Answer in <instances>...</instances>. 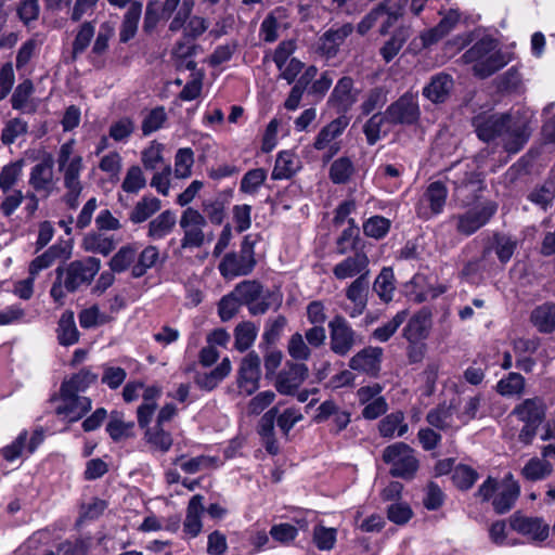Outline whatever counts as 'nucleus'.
Masks as SVG:
<instances>
[{"instance_id": "obj_62", "label": "nucleus", "mask_w": 555, "mask_h": 555, "mask_svg": "<svg viewBox=\"0 0 555 555\" xmlns=\"http://www.w3.org/2000/svg\"><path fill=\"white\" fill-rule=\"evenodd\" d=\"M94 25L91 22H85L80 25L79 30L73 42V59L86 51L89 47L91 39L94 36Z\"/></svg>"}, {"instance_id": "obj_32", "label": "nucleus", "mask_w": 555, "mask_h": 555, "mask_svg": "<svg viewBox=\"0 0 555 555\" xmlns=\"http://www.w3.org/2000/svg\"><path fill=\"white\" fill-rule=\"evenodd\" d=\"M34 91L35 87L30 79H25L23 82L17 85L11 98L12 108L22 113H35L37 106L31 101Z\"/></svg>"}, {"instance_id": "obj_33", "label": "nucleus", "mask_w": 555, "mask_h": 555, "mask_svg": "<svg viewBox=\"0 0 555 555\" xmlns=\"http://www.w3.org/2000/svg\"><path fill=\"white\" fill-rule=\"evenodd\" d=\"M409 0H384L382 2L383 14H380V35H387L395 23L403 15Z\"/></svg>"}, {"instance_id": "obj_51", "label": "nucleus", "mask_w": 555, "mask_h": 555, "mask_svg": "<svg viewBox=\"0 0 555 555\" xmlns=\"http://www.w3.org/2000/svg\"><path fill=\"white\" fill-rule=\"evenodd\" d=\"M257 333V326L250 321L237 324L234 330L235 348L241 352L247 350L254 344Z\"/></svg>"}, {"instance_id": "obj_3", "label": "nucleus", "mask_w": 555, "mask_h": 555, "mask_svg": "<svg viewBox=\"0 0 555 555\" xmlns=\"http://www.w3.org/2000/svg\"><path fill=\"white\" fill-rule=\"evenodd\" d=\"M194 8V0H149L143 18V31L152 34L162 21H170L169 31L184 27Z\"/></svg>"}, {"instance_id": "obj_34", "label": "nucleus", "mask_w": 555, "mask_h": 555, "mask_svg": "<svg viewBox=\"0 0 555 555\" xmlns=\"http://www.w3.org/2000/svg\"><path fill=\"white\" fill-rule=\"evenodd\" d=\"M372 288L383 302H390L393 299L396 291V279L392 268H382L373 282Z\"/></svg>"}, {"instance_id": "obj_31", "label": "nucleus", "mask_w": 555, "mask_h": 555, "mask_svg": "<svg viewBox=\"0 0 555 555\" xmlns=\"http://www.w3.org/2000/svg\"><path fill=\"white\" fill-rule=\"evenodd\" d=\"M460 15L456 11H449L435 27L423 33L421 39L424 47L435 44L446 37L459 23Z\"/></svg>"}, {"instance_id": "obj_50", "label": "nucleus", "mask_w": 555, "mask_h": 555, "mask_svg": "<svg viewBox=\"0 0 555 555\" xmlns=\"http://www.w3.org/2000/svg\"><path fill=\"white\" fill-rule=\"evenodd\" d=\"M429 328V318L426 313H417L412 317L404 327V337L409 343L426 338Z\"/></svg>"}, {"instance_id": "obj_45", "label": "nucleus", "mask_w": 555, "mask_h": 555, "mask_svg": "<svg viewBox=\"0 0 555 555\" xmlns=\"http://www.w3.org/2000/svg\"><path fill=\"white\" fill-rule=\"evenodd\" d=\"M96 379V373H93L90 369H82L69 379L64 380L60 389L64 392L78 395L79 392H83L91 384L95 383Z\"/></svg>"}, {"instance_id": "obj_40", "label": "nucleus", "mask_w": 555, "mask_h": 555, "mask_svg": "<svg viewBox=\"0 0 555 555\" xmlns=\"http://www.w3.org/2000/svg\"><path fill=\"white\" fill-rule=\"evenodd\" d=\"M411 36L409 27L400 26L395 30L389 40L380 48L379 53L386 63L391 62L400 52Z\"/></svg>"}, {"instance_id": "obj_61", "label": "nucleus", "mask_w": 555, "mask_h": 555, "mask_svg": "<svg viewBox=\"0 0 555 555\" xmlns=\"http://www.w3.org/2000/svg\"><path fill=\"white\" fill-rule=\"evenodd\" d=\"M353 173V165L347 157H340L331 165L330 178L335 184L348 182Z\"/></svg>"}, {"instance_id": "obj_5", "label": "nucleus", "mask_w": 555, "mask_h": 555, "mask_svg": "<svg viewBox=\"0 0 555 555\" xmlns=\"http://www.w3.org/2000/svg\"><path fill=\"white\" fill-rule=\"evenodd\" d=\"M496 40L490 37H483L474 43L464 54L465 63H473V74L485 79L503 68L508 62L509 56L498 50Z\"/></svg>"}, {"instance_id": "obj_49", "label": "nucleus", "mask_w": 555, "mask_h": 555, "mask_svg": "<svg viewBox=\"0 0 555 555\" xmlns=\"http://www.w3.org/2000/svg\"><path fill=\"white\" fill-rule=\"evenodd\" d=\"M526 379L519 373H508L496 384V391L504 397H521L525 392Z\"/></svg>"}, {"instance_id": "obj_11", "label": "nucleus", "mask_w": 555, "mask_h": 555, "mask_svg": "<svg viewBox=\"0 0 555 555\" xmlns=\"http://www.w3.org/2000/svg\"><path fill=\"white\" fill-rule=\"evenodd\" d=\"M498 211V204L493 201H486L481 205L468 209L463 214L451 216L450 220L455 223L457 233L470 236L485 227Z\"/></svg>"}, {"instance_id": "obj_26", "label": "nucleus", "mask_w": 555, "mask_h": 555, "mask_svg": "<svg viewBox=\"0 0 555 555\" xmlns=\"http://www.w3.org/2000/svg\"><path fill=\"white\" fill-rule=\"evenodd\" d=\"M70 257L72 246L69 244H54L29 263L28 272L36 278L40 271L50 268L57 260L65 261Z\"/></svg>"}, {"instance_id": "obj_48", "label": "nucleus", "mask_w": 555, "mask_h": 555, "mask_svg": "<svg viewBox=\"0 0 555 555\" xmlns=\"http://www.w3.org/2000/svg\"><path fill=\"white\" fill-rule=\"evenodd\" d=\"M298 169L296 157L288 151L279 153L271 178L273 180H283L292 178Z\"/></svg>"}, {"instance_id": "obj_44", "label": "nucleus", "mask_w": 555, "mask_h": 555, "mask_svg": "<svg viewBox=\"0 0 555 555\" xmlns=\"http://www.w3.org/2000/svg\"><path fill=\"white\" fill-rule=\"evenodd\" d=\"M144 437L150 448L160 453L168 452L173 442L171 434L166 431L159 424L146 428Z\"/></svg>"}, {"instance_id": "obj_19", "label": "nucleus", "mask_w": 555, "mask_h": 555, "mask_svg": "<svg viewBox=\"0 0 555 555\" xmlns=\"http://www.w3.org/2000/svg\"><path fill=\"white\" fill-rule=\"evenodd\" d=\"M60 400L61 402L56 406L55 413L68 422L80 420L91 410V400L88 397L64 392L60 389Z\"/></svg>"}, {"instance_id": "obj_13", "label": "nucleus", "mask_w": 555, "mask_h": 555, "mask_svg": "<svg viewBox=\"0 0 555 555\" xmlns=\"http://www.w3.org/2000/svg\"><path fill=\"white\" fill-rule=\"evenodd\" d=\"M448 196L446 185L440 181L431 182L421 197L416 210L421 218L429 219L442 212Z\"/></svg>"}, {"instance_id": "obj_54", "label": "nucleus", "mask_w": 555, "mask_h": 555, "mask_svg": "<svg viewBox=\"0 0 555 555\" xmlns=\"http://www.w3.org/2000/svg\"><path fill=\"white\" fill-rule=\"evenodd\" d=\"M386 124H388V117L386 113L374 114L364 124L363 132L370 145H374L382 138V133H387V130H384V126Z\"/></svg>"}, {"instance_id": "obj_22", "label": "nucleus", "mask_w": 555, "mask_h": 555, "mask_svg": "<svg viewBox=\"0 0 555 555\" xmlns=\"http://www.w3.org/2000/svg\"><path fill=\"white\" fill-rule=\"evenodd\" d=\"M53 159L51 156L44 157L40 163L36 164L29 173V185L35 192L49 197L54 188Z\"/></svg>"}, {"instance_id": "obj_63", "label": "nucleus", "mask_w": 555, "mask_h": 555, "mask_svg": "<svg viewBox=\"0 0 555 555\" xmlns=\"http://www.w3.org/2000/svg\"><path fill=\"white\" fill-rule=\"evenodd\" d=\"M494 250L502 263H506L511 260L516 247L517 242L513 240L511 236H507L502 233H494Z\"/></svg>"}, {"instance_id": "obj_42", "label": "nucleus", "mask_w": 555, "mask_h": 555, "mask_svg": "<svg viewBox=\"0 0 555 555\" xmlns=\"http://www.w3.org/2000/svg\"><path fill=\"white\" fill-rule=\"evenodd\" d=\"M455 408L456 405L452 401L449 404L440 403L427 413L426 421L433 427L441 430L452 428Z\"/></svg>"}, {"instance_id": "obj_28", "label": "nucleus", "mask_w": 555, "mask_h": 555, "mask_svg": "<svg viewBox=\"0 0 555 555\" xmlns=\"http://www.w3.org/2000/svg\"><path fill=\"white\" fill-rule=\"evenodd\" d=\"M278 413V406L271 408L261 416L257 426V433L261 438V442L266 451L271 455H275L280 451L274 434V423L276 421L275 418Z\"/></svg>"}, {"instance_id": "obj_21", "label": "nucleus", "mask_w": 555, "mask_h": 555, "mask_svg": "<svg viewBox=\"0 0 555 555\" xmlns=\"http://www.w3.org/2000/svg\"><path fill=\"white\" fill-rule=\"evenodd\" d=\"M370 259L366 253L356 250L353 255L346 257L333 268V274L337 280H346L354 276H370Z\"/></svg>"}, {"instance_id": "obj_52", "label": "nucleus", "mask_w": 555, "mask_h": 555, "mask_svg": "<svg viewBox=\"0 0 555 555\" xmlns=\"http://www.w3.org/2000/svg\"><path fill=\"white\" fill-rule=\"evenodd\" d=\"M406 317L408 312L405 310L399 311L391 320L375 328L371 334V338L379 343L388 341L403 324Z\"/></svg>"}, {"instance_id": "obj_46", "label": "nucleus", "mask_w": 555, "mask_h": 555, "mask_svg": "<svg viewBox=\"0 0 555 555\" xmlns=\"http://www.w3.org/2000/svg\"><path fill=\"white\" fill-rule=\"evenodd\" d=\"M134 423L125 422L122 414L118 411L111 413L109 421L106 425V431L114 441H120L133 437Z\"/></svg>"}, {"instance_id": "obj_23", "label": "nucleus", "mask_w": 555, "mask_h": 555, "mask_svg": "<svg viewBox=\"0 0 555 555\" xmlns=\"http://www.w3.org/2000/svg\"><path fill=\"white\" fill-rule=\"evenodd\" d=\"M348 125L349 118L347 116L341 115L335 118L319 131L313 142V147L318 151L328 149V157L334 156L339 151V145L333 142L343 134Z\"/></svg>"}, {"instance_id": "obj_39", "label": "nucleus", "mask_w": 555, "mask_h": 555, "mask_svg": "<svg viewBox=\"0 0 555 555\" xmlns=\"http://www.w3.org/2000/svg\"><path fill=\"white\" fill-rule=\"evenodd\" d=\"M554 472V466L543 457L533 456L521 468V476L529 481L546 479Z\"/></svg>"}, {"instance_id": "obj_7", "label": "nucleus", "mask_w": 555, "mask_h": 555, "mask_svg": "<svg viewBox=\"0 0 555 555\" xmlns=\"http://www.w3.org/2000/svg\"><path fill=\"white\" fill-rule=\"evenodd\" d=\"M546 411L545 400L539 396L524 399L514 406L511 415L524 424L517 436L521 444L530 446L533 442L539 427L546 418Z\"/></svg>"}, {"instance_id": "obj_38", "label": "nucleus", "mask_w": 555, "mask_h": 555, "mask_svg": "<svg viewBox=\"0 0 555 555\" xmlns=\"http://www.w3.org/2000/svg\"><path fill=\"white\" fill-rule=\"evenodd\" d=\"M162 208V202L159 198L154 196H143L132 210L129 212V220L133 224H139L149 220L153 215L159 211Z\"/></svg>"}, {"instance_id": "obj_24", "label": "nucleus", "mask_w": 555, "mask_h": 555, "mask_svg": "<svg viewBox=\"0 0 555 555\" xmlns=\"http://www.w3.org/2000/svg\"><path fill=\"white\" fill-rule=\"evenodd\" d=\"M353 26L350 23L333 25L319 39L318 50L327 59L337 55L340 46L352 34Z\"/></svg>"}, {"instance_id": "obj_12", "label": "nucleus", "mask_w": 555, "mask_h": 555, "mask_svg": "<svg viewBox=\"0 0 555 555\" xmlns=\"http://www.w3.org/2000/svg\"><path fill=\"white\" fill-rule=\"evenodd\" d=\"M330 348L339 356H347L353 347L360 341L359 335L351 327L347 319L340 314L335 315L328 322Z\"/></svg>"}, {"instance_id": "obj_1", "label": "nucleus", "mask_w": 555, "mask_h": 555, "mask_svg": "<svg viewBox=\"0 0 555 555\" xmlns=\"http://www.w3.org/2000/svg\"><path fill=\"white\" fill-rule=\"evenodd\" d=\"M532 118L533 113L529 109L507 113L486 109L472 117V126L482 142L489 143L502 137L504 150L516 154L526 145L532 133Z\"/></svg>"}, {"instance_id": "obj_25", "label": "nucleus", "mask_w": 555, "mask_h": 555, "mask_svg": "<svg viewBox=\"0 0 555 555\" xmlns=\"http://www.w3.org/2000/svg\"><path fill=\"white\" fill-rule=\"evenodd\" d=\"M383 352L380 347H365L349 360V367L377 377L380 372Z\"/></svg>"}, {"instance_id": "obj_57", "label": "nucleus", "mask_w": 555, "mask_h": 555, "mask_svg": "<svg viewBox=\"0 0 555 555\" xmlns=\"http://www.w3.org/2000/svg\"><path fill=\"white\" fill-rule=\"evenodd\" d=\"M478 473L468 465H457L452 470V481L460 490H468L477 481Z\"/></svg>"}, {"instance_id": "obj_16", "label": "nucleus", "mask_w": 555, "mask_h": 555, "mask_svg": "<svg viewBox=\"0 0 555 555\" xmlns=\"http://www.w3.org/2000/svg\"><path fill=\"white\" fill-rule=\"evenodd\" d=\"M511 528L529 537L533 541H545L550 534V526L541 517H528L519 512L514 513L509 518Z\"/></svg>"}, {"instance_id": "obj_64", "label": "nucleus", "mask_w": 555, "mask_h": 555, "mask_svg": "<svg viewBox=\"0 0 555 555\" xmlns=\"http://www.w3.org/2000/svg\"><path fill=\"white\" fill-rule=\"evenodd\" d=\"M135 259V249L131 246H122L109 260L113 272L120 273L127 270Z\"/></svg>"}, {"instance_id": "obj_41", "label": "nucleus", "mask_w": 555, "mask_h": 555, "mask_svg": "<svg viewBox=\"0 0 555 555\" xmlns=\"http://www.w3.org/2000/svg\"><path fill=\"white\" fill-rule=\"evenodd\" d=\"M81 247L86 251L107 256L115 249L116 242L113 236L92 232L83 237Z\"/></svg>"}, {"instance_id": "obj_58", "label": "nucleus", "mask_w": 555, "mask_h": 555, "mask_svg": "<svg viewBox=\"0 0 555 555\" xmlns=\"http://www.w3.org/2000/svg\"><path fill=\"white\" fill-rule=\"evenodd\" d=\"M28 131V124L22 118L15 117L5 122L1 132V141L4 145L13 144L17 138L26 134Z\"/></svg>"}, {"instance_id": "obj_14", "label": "nucleus", "mask_w": 555, "mask_h": 555, "mask_svg": "<svg viewBox=\"0 0 555 555\" xmlns=\"http://www.w3.org/2000/svg\"><path fill=\"white\" fill-rule=\"evenodd\" d=\"M388 125H413L420 118V107L411 93H404L385 111Z\"/></svg>"}, {"instance_id": "obj_29", "label": "nucleus", "mask_w": 555, "mask_h": 555, "mask_svg": "<svg viewBox=\"0 0 555 555\" xmlns=\"http://www.w3.org/2000/svg\"><path fill=\"white\" fill-rule=\"evenodd\" d=\"M519 494V483L514 479V476L511 473L507 474L503 480L502 491L492 501L494 511L498 514L508 512L515 504Z\"/></svg>"}, {"instance_id": "obj_9", "label": "nucleus", "mask_w": 555, "mask_h": 555, "mask_svg": "<svg viewBox=\"0 0 555 555\" xmlns=\"http://www.w3.org/2000/svg\"><path fill=\"white\" fill-rule=\"evenodd\" d=\"M179 223L183 230L181 238V248L183 249L199 248L205 242L214 240L212 232H204V228L207 225L205 216L193 207L183 210Z\"/></svg>"}, {"instance_id": "obj_2", "label": "nucleus", "mask_w": 555, "mask_h": 555, "mask_svg": "<svg viewBox=\"0 0 555 555\" xmlns=\"http://www.w3.org/2000/svg\"><path fill=\"white\" fill-rule=\"evenodd\" d=\"M101 269V260L95 257L70 261L54 270L55 280L50 289L54 302L64 305L68 293H75L83 286H89Z\"/></svg>"}, {"instance_id": "obj_17", "label": "nucleus", "mask_w": 555, "mask_h": 555, "mask_svg": "<svg viewBox=\"0 0 555 555\" xmlns=\"http://www.w3.org/2000/svg\"><path fill=\"white\" fill-rule=\"evenodd\" d=\"M260 374V358L251 351L243 358L238 370L237 385L241 391L246 396L253 395L259 388Z\"/></svg>"}, {"instance_id": "obj_37", "label": "nucleus", "mask_w": 555, "mask_h": 555, "mask_svg": "<svg viewBox=\"0 0 555 555\" xmlns=\"http://www.w3.org/2000/svg\"><path fill=\"white\" fill-rule=\"evenodd\" d=\"M142 2L133 1L124 15L119 30V40L122 43L131 40L138 30L139 21L142 14Z\"/></svg>"}, {"instance_id": "obj_18", "label": "nucleus", "mask_w": 555, "mask_h": 555, "mask_svg": "<svg viewBox=\"0 0 555 555\" xmlns=\"http://www.w3.org/2000/svg\"><path fill=\"white\" fill-rule=\"evenodd\" d=\"M353 79L349 76L341 77L335 85L327 104L337 113L345 115L358 101V90L353 87Z\"/></svg>"}, {"instance_id": "obj_4", "label": "nucleus", "mask_w": 555, "mask_h": 555, "mask_svg": "<svg viewBox=\"0 0 555 555\" xmlns=\"http://www.w3.org/2000/svg\"><path fill=\"white\" fill-rule=\"evenodd\" d=\"M447 181L453 185V197L463 207L475 204L486 189L481 172L466 163H455L447 169Z\"/></svg>"}, {"instance_id": "obj_6", "label": "nucleus", "mask_w": 555, "mask_h": 555, "mask_svg": "<svg viewBox=\"0 0 555 555\" xmlns=\"http://www.w3.org/2000/svg\"><path fill=\"white\" fill-rule=\"evenodd\" d=\"M233 292L251 315L266 314L270 309L276 311L283 304V294L279 288L264 289L256 280L240 282Z\"/></svg>"}, {"instance_id": "obj_55", "label": "nucleus", "mask_w": 555, "mask_h": 555, "mask_svg": "<svg viewBox=\"0 0 555 555\" xmlns=\"http://www.w3.org/2000/svg\"><path fill=\"white\" fill-rule=\"evenodd\" d=\"M391 227V221L383 216H372L363 222V233L375 240L384 238Z\"/></svg>"}, {"instance_id": "obj_53", "label": "nucleus", "mask_w": 555, "mask_h": 555, "mask_svg": "<svg viewBox=\"0 0 555 555\" xmlns=\"http://www.w3.org/2000/svg\"><path fill=\"white\" fill-rule=\"evenodd\" d=\"M159 260V250L154 245L146 246L138 257L137 263L132 267V276L141 278L149 269L154 267Z\"/></svg>"}, {"instance_id": "obj_59", "label": "nucleus", "mask_w": 555, "mask_h": 555, "mask_svg": "<svg viewBox=\"0 0 555 555\" xmlns=\"http://www.w3.org/2000/svg\"><path fill=\"white\" fill-rule=\"evenodd\" d=\"M23 160L4 166L0 171V190L8 193L17 183L22 176Z\"/></svg>"}, {"instance_id": "obj_35", "label": "nucleus", "mask_w": 555, "mask_h": 555, "mask_svg": "<svg viewBox=\"0 0 555 555\" xmlns=\"http://www.w3.org/2000/svg\"><path fill=\"white\" fill-rule=\"evenodd\" d=\"M346 228L336 240V254L346 255L349 250H362L359 248L361 242L360 228L353 218H349Z\"/></svg>"}, {"instance_id": "obj_20", "label": "nucleus", "mask_w": 555, "mask_h": 555, "mask_svg": "<svg viewBox=\"0 0 555 555\" xmlns=\"http://www.w3.org/2000/svg\"><path fill=\"white\" fill-rule=\"evenodd\" d=\"M370 292V276H358L346 288L347 299L352 304L351 307H345V312L352 319L361 315L367 306V296Z\"/></svg>"}, {"instance_id": "obj_56", "label": "nucleus", "mask_w": 555, "mask_h": 555, "mask_svg": "<svg viewBox=\"0 0 555 555\" xmlns=\"http://www.w3.org/2000/svg\"><path fill=\"white\" fill-rule=\"evenodd\" d=\"M481 395H475L464 398L460 402L456 416L461 424L466 425L478 416V412L481 406Z\"/></svg>"}, {"instance_id": "obj_8", "label": "nucleus", "mask_w": 555, "mask_h": 555, "mask_svg": "<svg viewBox=\"0 0 555 555\" xmlns=\"http://www.w3.org/2000/svg\"><path fill=\"white\" fill-rule=\"evenodd\" d=\"M383 461L390 465L389 474L396 478L411 480L416 475L420 462L415 451L404 442H396L383 451Z\"/></svg>"}, {"instance_id": "obj_36", "label": "nucleus", "mask_w": 555, "mask_h": 555, "mask_svg": "<svg viewBox=\"0 0 555 555\" xmlns=\"http://www.w3.org/2000/svg\"><path fill=\"white\" fill-rule=\"evenodd\" d=\"M203 500V495L196 494L190 500L188 505L183 529L192 538L197 537L202 530L201 514L204 511Z\"/></svg>"}, {"instance_id": "obj_10", "label": "nucleus", "mask_w": 555, "mask_h": 555, "mask_svg": "<svg viewBox=\"0 0 555 555\" xmlns=\"http://www.w3.org/2000/svg\"><path fill=\"white\" fill-rule=\"evenodd\" d=\"M256 266L254 243L245 236L238 253H228L220 261L218 269L225 279L249 274Z\"/></svg>"}, {"instance_id": "obj_30", "label": "nucleus", "mask_w": 555, "mask_h": 555, "mask_svg": "<svg viewBox=\"0 0 555 555\" xmlns=\"http://www.w3.org/2000/svg\"><path fill=\"white\" fill-rule=\"evenodd\" d=\"M177 223L176 214L170 210H164L149 222L147 237L152 241H160L168 236Z\"/></svg>"}, {"instance_id": "obj_47", "label": "nucleus", "mask_w": 555, "mask_h": 555, "mask_svg": "<svg viewBox=\"0 0 555 555\" xmlns=\"http://www.w3.org/2000/svg\"><path fill=\"white\" fill-rule=\"evenodd\" d=\"M531 322L542 333L555 330V305L544 304L537 307L531 313Z\"/></svg>"}, {"instance_id": "obj_27", "label": "nucleus", "mask_w": 555, "mask_h": 555, "mask_svg": "<svg viewBox=\"0 0 555 555\" xmlns=\"http://www.w3.org/2000/svg\"><path fill=\"white\" fill-rule=\"evenodd\" d=\"M454 87L453 78L444 73L434 75L423 89V95L431 103H444L451 95Z\"/></svg>"}, {"instance_id": "obj_60", "label": "nucleus", "mask_w": 555, "mask_h": 555, "mask_svg": "<svg viewBox=\"0 0 555 555\" xmlns=\"http://www.w3.org/2000/svg\"><path fill=\"white\" fill-rule=\"evenodd\" d=\"M167 120V114L163 106H157L151 109L142 120L141 129L143 135L159 130Z\"/></svg>"}, {"instance_id": "obj_43", "label": "nucleus", "mask_w": 555, "mask_h": 555, "mask_svg": "<svg viewBox=\"0 0 555 555\" xmlns=\"http://www.w3.org/2000/svg\"><path fill=\"white\" fill-rule=\"evenodd\" d=\"M57 339L63 346L74 345L79 339V332L76 327L74 312L70 310L63 312L59 320Z\"/></svg>"}, {"instance_id": "obj_15", "label": "nucleus", "mask_w": 555, "mask_h": 555, "mask_svg": "<svg viewBox=\"0 0 555 555\" xmlns=\"http://www.w3.org/2000/svg\"><path fill=\"white\" fill-rule=\"evenodd\" d=\"M308 366L304 363L287 362L278 374L275 388L281 395H294L308 377Z\"/></svg>"}]
</instances>
